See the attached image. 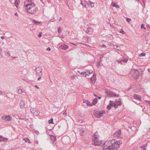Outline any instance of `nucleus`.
Returning a JSON list of instances; mask_svg holds the SVG:
<instances>
[{
    "instance_id": "39",
    "label": "nucleus",
    "mask_w": 150,
    "mask_h": 150,
    "mask_svg": "<svg viewBox=\"0 0 150 150\" xmlns=\"http://www.w3.org/2000/svg\"><path fill=\"white\" fill-rule=\"evenodd\" d=\"M118 105L117 103H116L114 104L113 106L116 108L118 107Z\"/></svg>"
},
{
    "instance_id": "24",
    "label": "nucleus",
    "mask_w": 150,
    "mask_h": 150,
    "mask_svg": "<svg viewBox=\"0 0 150 150\" xmlns=\"http://www.w3.org/2000/svg\"><path fill=\"white\" fill-rule=\"evenodd\" d=\"M59 47H69V46L65 45L64 44H61L59 46Z\"/></svg>"
},
{
    "instance_id": "46",
    "label": "nucleus",
    "mask_w": 150,
    "mask_h": 150,
    "mask_svg": "<svg viewBox=\"0 0 150 150\" xmlns=\"http://www.w3.org/2000/svg\"><path fill=\"white\" fill-rule=\"evenodd\" d=\"M68 47H62V50H67V49L68 48Z\"/></svg>"
},
{
    "instance_id": "13",
    "label": "nucleus",
    "mask_w": 150,
    "mask_h": 150,
    "mask_svg": "<svg viewBox=\"0 0 150 150\" xmlns=\"http://www.w3.org/2000/svg\"><path fill=\"white\" fill-rule=\"evenodd\" d=\"M139 74V71L137 70H135L133 74V77L135 79H137Z\"/></svg>"
},
{
    "instance_id": "6",
    "label": "nucleus",
    "mask_w": 150,
    "mask_h": 150,
    "mask_svg": "<svg viewBox=\"0 0 150 150\" xmlns=\"http://www.w3.org/2000/svg\"><path fill=\"white\" fill-rule=\"evenodd\" d=\"M31 113L35 116H38L39 115L40 112L36 108H31L30 109Z\"/></svg>"
},
{
    "instance_id": "18",
    "label": "nucleus",
    "mask_w": 150,
    "mask_h": 150,
    "mask_svg": "<svg viewBox=\"0 0 150 150\" xmlns=\"http://www.w3.org/2000/svg\"><path fill=\"white\" fill-rule=\"evenodd\" d=\"M20 106L21 109H23L25 108V104L24 102L21 101L20 103Z\"/></svg>"
},
{
    "instance_id": "48",
    "label": "nucleus",
    "mask_w": 150,
    "mask_h": 150,
    "mask_svg": "<svg viewBox=\"0 0 150 150\" xmlns=\"http://www.w3.org/2000/svg\"><path fill=\"white\" fill-rule=\"evenodd\" d=\"M120 33H125V32L123 30L120 31Z\"/></svg>"
},
{
    "instance_id": "61",
    "label": "nucleus",
    "mask_w": 150,
    "mask_h": 150,
    "mask_svg": "<svg viewBox=\"0 0 150 150\" xmlns=\"http://www.w3.org/2000/svg\"><path fill=\"white\" fill-rule=\"evenodd\" d=\"M103 47H105V45H103Z\"/></svg>"
},
{
    "instance_id": "20",
    "label": "nucleus",
    "mask_w": 150,
    "mask_h": 150,
    "mask_svg": "<svg viewBox=\"0 0 150 150\" xmlns=\"http://www.w3.org/2000/svg\"><path fill=\"white\" fill-rule=\"evenodd\" d=\"M99 135H98V133L96 132L95 133L94 137L93 139H99Z\"/></svg>"
},
{
    "instance_id": "53",
    "label": "nucleus",
    "mask_w": 150,
    "mask_h": 150,
    "mask_svg": "<svg viewBox=\"0 0 150 150\" xmlns=\"http://www.w3.org/2000/svg\"><path fill=\"white\" fill-rule=\"evenodd\" d=\"M146 102H148V103L150 104V101H146Z\"/></svg>"
},
{
    "instance_id": "38",
    "label": "nucleus",
    "mask_w": 150,
    "mask_h": 150,
    "mask_svg": "<svg viewBox=\"0 0 150 150\" xmlns=\"http://www.w3.org/2000/svg\"><path fill=\"white\" fill-rule=\"evenodd\" d=\"M107 108L108 110H110L111 108V106L110 105H108L107 106Z\"/></svg>"
},
{
    "instance_id": "44",
    "label": "nucleus",
    "mask_w": 150,
    "mask_h": 150,
    "mask_svg": "<svg viewBox=\"0 0 150 150\" xmlns=\"http://www.w3.org/2000/svg\"><path fill=\"white\" fill-rule=\"evenodd\" d=\"M118 62H119V63L120 64H122L123 63L122 62H123V61H122V60L120 61H118Z\"/></svg>"
},
{
    "instance_id": "30",
    "label": "nucleus",
    "mask_w": 150,
    "mask_h": 150,
    "mask_svg": "<svg viewBox=\"0 0 150 150\" xmlns=\"http://www.w3.org/2000/svg\"><path fill=\"white\" fill-rule=\"evenodd\" d=\"M48 123L49 124H53V119L52 118L51 119L48 121Z\"/></svg>"
},
{
    "instance_id": "32",
    "label": "nucleus",
    "mask_w": 150,
    "mask_h": 150,
    "mask_svg": "<svg viewBox=\"0 0 150 150\" xmlns=\"http://www.w3.org/2000/svg\"><path fill=\"white\" fill-rule=\"evenodd\" d=\"M91 29V28L88 27L87 30H86L85 31V32L86 33H88L90 31L89 30Z\"/></svg>"
},
{
    "instance_id": "34",
    "label": "nucleus",
    "mask_w": 150,
    "mask_h": 150,
    "mask_svg": "<svg viewBox=\"0 0 150 150\" xmlns=\"http://www.w3.org/2000/svg\"><path fill=\"white\" fill-rule=\"evenodd\" d=\"M115 103H113V101H112L111 100H110V105L111 106H113Z\"/></svg>"
},
{
    "instance_id": "47",
    "label": "nucleus",
    "mask_w": 150,
    "mask_h": 150,
    "mask_svg": "<svg viewBox=\"0 0 150 150\" xmlns=\"http://www.w3.org/2000/svg\"><path fill=\"white\" fill-rule=\"evenodd\" d=\"M42 36V33H40L38 35V37H40Z\"/></svg>"
},
{
    "instance_id": "55",
    "label": "nucleus",
    "mask_w": 150,
    "mask_h": 150,
    "mask_svg": "<svg viewBox=\"0 0 150 150\" xmlns=\"http://www.w3.org/2000/svg\"><path fill=\"white\" fill-rule=\"evenodd\" d=\"M1 47H0V54H1Z\"/></svg>"
},
{
    "instance_id": "50",
    "label": "nucleus",
    "mask_w": 150,
    "mask_h": 150,
    "mask_svg": "<svg viewBox=\"0 0 150 150\" xmlns=\"http://www.w3.org/2000/svg\"><path fill=\"white\" fill-rule=\"evenodd\" d=\"M1 38L3 40V39H4V36H1Z\"/></svg>"
},
{
    "instance_id": "41",
    "label": "nucleus",
    "mask_w": 150,
    "mask_h": 150,
    "mask_svg": "<svg viewBox=\"0 0 150 150\" xmlns=\"http://www.w3.org/2000/svg\"><path fill=\"white\" fill-rule=\"evenodd\" d=\"M141 28H144V29H145L146 28L144 27V25L143 24H142L141 25Z\"/></svg>"
},
{
    "instance_id": "10",
    "label": "nucleus",
    "mask_w": 150,
    "mask_h": 150,
    "mask_svg": "<svg viewBox=\"0 0 150 150\" xmlns=\"http://www.w3.org/2000/svg\"><path fill=\"white\" fill-rule=\"evenodd\" d=\"M105 112L104 111L102 110L99 112H98L97 113H95L94 115L97 118H100L103 115Z\"/></svg>"
},
{
    "instance_id": "51",
    "label": "nucleus",
    "mask_w": 150,
    "mask_h": 150,
    "mask_svg": "<svg viewBox=\"0 0 150 150\" xmlns=\"http://www.w3.org/2000/svg\"><path fill=\"white\" fill-rule=\"evenodd\" d=\"M59 20L60 21H61L62 20V18L61 17L59 18Z\"/></svg>"
},
{
    "instance_id": "42",
    "label": "nucleus",
    "mask_w": 150,
    "mask_h": 150,
    "mask_svg": "<svg viewBox=\"0 0 150 150\" xmlns=\"http://www.w3.org/2000/svg\"><path fill=\"white\" fill-rule=\"evenodd\" d=\"M38 76L39 77L38 78L37 80L38 81H39L41 79L42 77H41V76Z\"/></svg>"
},
{
    "instance_id": "28",
    "label": "nucleus",
    "mask_w": 150,
    "mask_h": 150,
    "mask_svg": "<svg viewBox=\"0 0 150 150\" xmlns=\"http://www.w3.org/2000/svg\"><path fill=\"white\" fill-rule=\"evenodd\" d=\"M5 54L7 56H10V52L8 51H6L5 52Z\"/></svg>"
},
{
    "instance_id": "19",
    "label": "nucleus",
    "mask_w": 150,
    "mask_h": 150,
    "mask_svg": "<svg viewBox=\"0 0 150 150\" xmlns=\"http://www.w3.org/2000/svg\"><path fill=\"white\" fill-rule=\"evenodd\" d=\"M97 102V99L96 98H94L93 100L91 105L92 106L95 105Z\"/></svg>"
},
{
    "instance_id": "35",
    "label": "nucleus",
    "mask_w": 150,
    "mask_h": 150,
    "mask_svg": "<svg viewBox=\"0 0 150 150\" xmlns=\"http://www.w3.org/2000/svg\"><path fill=\"white\" fill-rule=\"evenodd\" d=\"M81 4L82 6V7H83V8H84L86 7V5L84 3H82V1H81Z\"/></svg>"
},
{
    "instance_id": "64",
    "label": "nucleus",
    "mask_w": 150,
    "mask_h": 150,
    "mask_svg": "<svg viewBox=\"0 0 150 150\" xmlns=\"http://www.w3.org/2000/svg\"><path fill=\"white\" fill-rule=\"evenodd\" d=\"M98 67L99 66H100V64H98Z\"/></svg>"
},
{
    "instance_id": "22",
    "label": "nucleus",
    "mask_w": 150,
    "mask_h": 150,
    "mask_svg": "<svg viewBox=\"0 0 150 150\" xmlns=\"http://www.w3.org/2000/svg\"><path fill=\"white\" fill-rule=\"evenodd\" d=\"M23 140H24L25 142L30 143V140L27 138H24L23 139Z\"/></svg>"
},
{
    "instance_id": "54",
    "label": "nucleus",
    "mask_w": 150,
    "mask_h": 150,
    "mask_svg": "<svg viewBox=\"0 0 150 150\" xmlns=\"http://www.w3.org/2000/svg\"><path fill=\"white\" fill-rule=\"evenodd\" d=\"M70 44H72L74 45H75V46H76L77 45L76 44H73V43H70Z\"/></svg>"
},
{
    "instance_id": "37",
    "label": "nucleus",
    "mask_w": 150,
    "mask_h": 150,
    "mask_svg": "<svg viewBox=\"0 0 150 150\" xmlns=\"http://www.w3.org/2000/svg\"><path fill=\"white\" fill-rule=\"evenodd\" d=\"M67 110H66L65 112L63 113V114L65 116H66L67 115V113L66 112Z\"/></svg>"
},
{
    "instance_id": "8",
    "label": "nucleus",
    "mask_w": 150,
    "mask_h": 150,
    "mask_svg": "<svg viewBox=\"0 0 150 150\" xmlns=\"http://www.w3.org/2000/svg\"><path fill=\"white\" fill-rule=\"evenodd\" d=\"M121 131L120 130H119L116 131L113 134V136L115 137L121 138Z\"/></svg>"
},
{
    "instance_id": "27",
    "label": "nucleus",
    "mask_w": 150,
    "mask_h": 150,
    "mask_svg": "<svg viewBox=\"0 0 150 150\" xmlns=\"http://www.w3.org/2000/svg\"><path fill=\"white\" fill-rule=\"evenodd\" d=\"M112 5L114 7H115L116 8H118L119 7V6L118 5L116 4L115 3H112Z\"/></svg>"
},
{
    "instance_id": "59",
    "label": "nucleus",
    "mask_w": 150,
    "mask_h": 150,
    "mask_svg": "<svg viewBox=\"0 0 150 150\" xmlns=\"http://www.w3.org/2000/svg\"><path fill=\"white\" fill-rule=\"evenodd\" d=\"M2 93V92L0 90V95H1Z\"/></svg>"
},
{
    "instance_id": "7",
    "label": "nucleus",
    "mask_w": 150,
    "mask_h": 150,
    "mask_svg": "<svg viewBox=\"0 0 150 150\" xmlns=\"http://www.w3.org/2000/svg\"><path fill=\"white\" fill-rule=\"evenodd\" d=\"M33 4H35L33 2L31 1H26L24 2V5L25 8H28L30 6H32Z\"/></svg>"
},
{
    "instance_id": "11",
    "label": "nucleus",
    "mask_w": 150,
    "mask_h": 150,
    "mask_svg": "<svg viewBox=\"0 0 150 150\" xmlns=\"http://www.w3.org/2000/svg\"><path fill=\"white\" fill-rule=\"evenodd\" d=\"M36 75L37 76H41L42 75V70H40L39 68H36L35 69Z\"/></svg>"
},
{
    "instance_id": "25",
    "label": "nucleus",
    "mask_w": 150,
    "mask_h": 150,
    "mask_svg": "<svg viewBox=\"0 0 150 150\" xmlns=\"http://www.w3.org/2000/svg\"><path fill=\"white\" fill-rule=\"evenodd\" d=\"M19 1V0H16L15 2H14V4L17 8L18 5V2Z\"/></svg>"
},
{
    "instance_id": "56",
    "label": "nucleus",
    "mask_w": 150,
    "mask_h": 150,
    "mask_svg": "<svg viewBox=\"0 0 150 150\" xmlns=\"http://www.w3.org/2000/svg\"><path fill=\"white\" fill-rule=\"evenodd\" d=\"M15 15L16 16H17L18 15V14L17 13H15Z\"/></svg>"
},
{
    "instance_id": "43",
    "label": "nucleus",
    "mask_w": 150,
    "mask_h": 150,
    "mask_svg": "<svg viewBox=\"0 0 150 150\" xmlns=\"http://www.w3.org/2000/svg\"><path fill=\"white\" fill-rule=\"evenodd\" d=\"M51 49L50 48V47H47L46 49V50L47 51H50L51 50Z\"/></svg>"
},
{
    "instance_id": "52",
    "label": "nucleus",
    "mask_w": 150,
    "mask_h": 150,
    "mask_svg": "<svg viewBox=\"0 0 150 150\" xmlns=\"http://www.w3.org/2000/svg\"><path fill=\"white\" fill-rule=\"evenodd\" d=\"M35 86L37 88L39 89V88L38 87V86L37 85H35Z\"/></svg>"
},
{
    "instance_id": "33",
    "label": "nucleus",
    "mask_w": 150,
    "mask_h": 150,
    "mask_svg": "<svg viewBox=\"0 0 150 150\" xmlns=\"http://www.w3.org/2000/svg\"><path fill=\"white\" fill-rule=\"evenodd\" d=\"M146 55V53H142L140 54H139V56L142 57L143 56H144Z\"/></svg>"
},
{
    "instance_id": "23",
    "label": "nucleus",
    "mask_w": 150,
    "mask_h": 150,
    "mask_svg": "<svg viewBox=\"0 0 150 150\" xmlns=\"http://www.w3.org/2000/svg\"><path fill=\"white\" fill-rule=\"evenodd\" d=\"M116 103H117V104L118 105H121L122 104V103L121 101V100L119 99L118 100V101H117Z\"/></svg>"
},
{
    "instance_id": "45",
    "label": "nucleus",
    "mask_w": 150,
    "mask_h": 150,
    "mask_svg": "<svg viewBox=\"0 0 150 150\" xmlns=\"http://www.w3.org/2000/svg\"><path fill=\"white\" fill-rule=\"evenodd\" d=\"M146 147V146H145V145H144V146H143L142 147V148H144V150H146V149H145V148Z\"/></svg>"
},
{
    "instance_id": "9",
    "label": "nucleus",
    "mask_w": 150,
    "mask_h": 150,
    "mask_svg": "<svg viewBox=\"0 0 150 150\" xmlns=\"http://www.w3.org/2000/svg\"><path fill=\"white\" fill-rule=\"evenodd\" d=\"M1 118L2 120L8 121H10L12 119V117L10 115L6 116H3Z\"/></svg>"
},
{
    "instance_id": "31",
    "label": "nucleus",
    "mask_w": 150,
    "mask_h": 150,
    "mask_svg": "<svg viewBox=\"0 0 150 150\" xmlns=\"http://www.w3.org/2000/svg\"><path fill=\"white\" fill-rule=\"evenodd\" d=\"M57 31L59 33H60L61 32V29L60 27H59L58 28Z\"/></svg>"
},
{
    "instance_id": "57",
    "label": "nucleus",
    "mask_w": 150,
    "mask_h": 150,
    "mask_svg": "<svg viewBox=\"0 0 150 150\" xmlns=\"http://www.w3.org/2000/svg\"><path fill=\"white\" fill-rule=\"evenodd\" d=\"M148 71L150 73V69H148Z\"/></svg>"
},
{
    "instance_id": "60",
    "label": "nucleus",
    "mask_w": 150,
    "mask_h": 150,
    "mask_svg": "<svg viewBox=\"0 0 150 150\" xmlns=\"http://www.w3.org/2000/svg\"><path fill=\"white\" fill-rule=\"evenodd\" d=\"M98 98L99 99H100L101 98V97H98Z\"/></svg>"
},
{
    "instance_id": "17",
    "label": "nucleus",
    "mask_w": 150,
    "mask_h": 150,
    "mask_svg": "<svg viewBox=\"0 0 150 150\" xmlns=\"http://www.w3.org/2000/svg\"><path fill=\"white\" fill-rule=\"evenodd\" d=\"M31 21L33 23L34 25H39L40 24V25H41V23L40 22H38L33 19H32Z\"/></svg>"
},
{
    "instance_id": "58",
    "label": "nucleus",
    "mask_w": 150,
    "mask_h": 150,
    "mask_svg": "<svg viewBox=\"0 0 150 150\" xmlns=\"http://www.w3.org/2000/svg\"><path fill=\"white\" fill-rule=\"evenodd\" d=\"M62 38H64V35H62Z\"/></svg>"
},
{
    "instance_id": "12",
    "label": "nucleus",
    "mask_w": 150,
    "mask_h": 150,
    "mask_svg": "<svg viewBox=\"0 0 150 150\" xmlns=\"http://www.w3.org/2000/svg\"><path fill=\"white\" fill-rule=\"evenodd\" d=\"M96 75L95 74H93V76H92L90 79V81L92 83H94L96 82Z\"/></svg>"
},
{
    "instance_id": "62",
    "label": "nucleus",
    "mask_w": 150,
    "mask_h": 150,
    "mask_svg": "<svg viewBox=\"0 0 150 150\" xmlns=\"http://www.w3.org/2000/svg\"><path fill=\"white\" fill-rule=\"evenodd\" d=\"M137 1H138V2H139V0H136Z\"/></svg>"
},
{
    "instance_id": "29",
    "label": "nucleus",
    "mask_w": 150,
    "mask_h": 150,
    "mask_svg": "<svg viewBox=\"0 0 150 150\" xmlns=\"http://www.w3.org/2000/svg\"><path fill=\"white\" fill-rule=\"evenodd\" d=\"M89 3L91 7H93L94 6V4L93 2H92L91 1H89Z\"/></svg>"
},
{
    "instance_id": "5",
    "label": "nucleus",
    "mask_w": 150,
    "mask_h": 150,
    "mask_svg": "<svg viewBox=\"0 0 150 150\" xmlns=\"http://www.w3.org/2000/svg\"><path fill=\"white\" fill-rule=\"evenodd\" d=\"M92 144L95 146H100L102 143V141L99 139H93Z\"/></svg>"
},
{
    "instance_id": "49",
    "label": "nucleus",
    "mask_w": 150,
    "mask_h": 150,
    "mask_svg": "<svg viewBox=\"0 0 150 150\" xmlns=\"http://www.w3.org/2000/svg\"><path fill=\"white\" fill-rule=\"evenodd\" d=\"M13 59H15L16 58V57H11Z\"/></svg>"
},
{
    "instance_id": "21",
    "label": "nucleus",
    "mask_w": 150,
    "mask_h": 150,
    "mask_svg": "<svg viewBox=\"0 0 150 150\" xmlns=\"http://www.w3.org/2000/svg\"><path fill=\"white\" fill-rule=\"evenodd\" d=\"M51 139L52 140V141L51 142V143L53 144L56 140V138L54 136L52 135L51 137Z\"/></svg>"
},
{
    "instance_id": "14",
    "label": "nucleus",
    "mask_w": 150,
    "mask_h": 150,
    "mask_svg": "<svg viewBox=\"0 0 150 150\" xmlns=\"http://www.w3.org/2000/svg\"><path fill=\"white\" fill-rule=\"evenodd\" d=\"M133 97L135 99L137 100L141 101V96L139 95L134 94L133 96Z\"/></svg>"
},
{
    "instance_id": "36",
    "label": "nucleus",
    "mask_w": 150,
    "mask_h": 150,
    "mask_svg": "<svg viewBox=\"0 0 150 150\" xmlns=\"http://www.w3.org/2000/svg\"><path fill=\"white\" fill-rule=\"evenodd\" d=\"M122 61L123 62L127 63L128 61V60L127 59H122Z\"/></svg>"
},
{
    "instance_id": "16",
    "label": "nucleus",
    "mask_w": 150,
    "mask_h": 150,
    "mask_svg": "<svg viewBox=\"0 0 150 150\" xmlns=\"http://www.w3.org/2000/svg\"><path fill=\"white\" fill-rule=\"evenodd\" d=\"M8 140V139L6 138H4L2 136L0 135V142H6Z\"/></svg>"
},
{
    "instance_id": "3",
    "label": "nucleus",
    "mask_w": 150,
    "mask_h": 150,
    "mask_svg": "<svg viewBox=\"0 0 150 150\" xmlns=\"http://www.w3.org/2000/svg\"><path fill=\"white\" fill-rule=\"evenodd\" d=\"M77 72H78L79 74L82 75L83 76L86 77L88 79H89L88 77L91 74H92L93 71L91 69H90V70H86L84 71L81 72L79 71H77Z\"/></svg>"
},
{
    "instance_id": "2",
    "label": "nucleus",
    "mask_w": 150,
    "mask_h": 150,
    "mask_svg": "<svg viewBox=\"0 0 150 150\" xmlns=\"http://www.w3.org/2000/svg\"><path fill=\"white\" fill-rule=\"evenodd\" d=\"M35 4H33L32 6L25 8L27 12L31 15L35 14L38 10V8L35 7Z\"/></svg>"
},
{
    "instance_id": "40",
    "label": "nucleus",
    "mask_w": 150,
    "mask_h": 150,
    "mask_svg": "<svg viewBox=\"0 0 150 150\" xmlns=\"http://www.w3.org/2000/svg\"><path fill=\"white\" fill-rule=\"evenodd\" d=\"M131 20L130 18H127L126 19V21L128 22H129L130 21H131Z\"/></svg>"
},
{
    "instance_id": "63",
    "label": "nucleus",
    "mask_w": 150,
    "mask_h": 150,
    "mask_svg": "<svg viewBox=\"0 0 150 150\" xmlns=\"http://www.w3.org/2000/svg\"><path fill=\"white\" fill-rule=\"evenodd\" d=\"M83 131H84V129L83 130H81V132L82 131V132H83Z\"/></svg>"
},
{
    "instance_id": "1",
    "label": "nucleus",
    "mask_w": 150,
    "mask_h": 150,
    "mask_svg": "<svg viewBox=\"0 0 150 150\" xmlns=\"http://www.w3.org/2000/svg\"><path fill=\"white\" fill-rule=\"evenodd\" d=\"M122 143L121 140L117 141L113 139L111 140H110L105 142L102 146V147L104 149L106 150H111L112 149L116 150L119 148L120 146Z\"/></svg>"
},
{
    "instance_id": "26",
    "label": "nucleus",
    "mask_w": 150,
    "mask_h": 150,
    "mask_svg": "<svg viewBox=\"0 0 150 150\" xmlns=\"http://www.w3.org/2000/svg\"><path fill=\"white\" fill-rule=\"evenodd\" d=\"M17 92L19 94H21L23 92V91L21 89H19L18 90V91Z\"/></svg>"
},
{
    "instance_id": "15",
    "label": "nucleus",
    "mask_w": 150,
    "mask_h": 150,
    "mask_svg": "<svg viewBox=\"0 0 150 150\" xmlns=\"http://www.w3.org/2000/svg\"><path fill=\"white\" fill-rule=\"evenodd\" d=\"M83 102L84 103H86L87 105L89 106H92L91 103H90V102L88 100H83Z\"/></svg>"
},
{
    "instance_id": "4",
    "label": "nucleus",
    "mask_w": 150,
    "mask_h": 150,
    "mask_svg": "<svg viewBox=\"0 0 150 150\" xmlns=\"http://www.w3.org/2000/svg\"><path fill=\"white\" fill-rule=\"evenodd\" d=\"M105 93L106 94V95L108 96L117 97L118 95H117L115 93H113L110 91L106 90L105 91Z\"/></svg>"
}]
</instances>
